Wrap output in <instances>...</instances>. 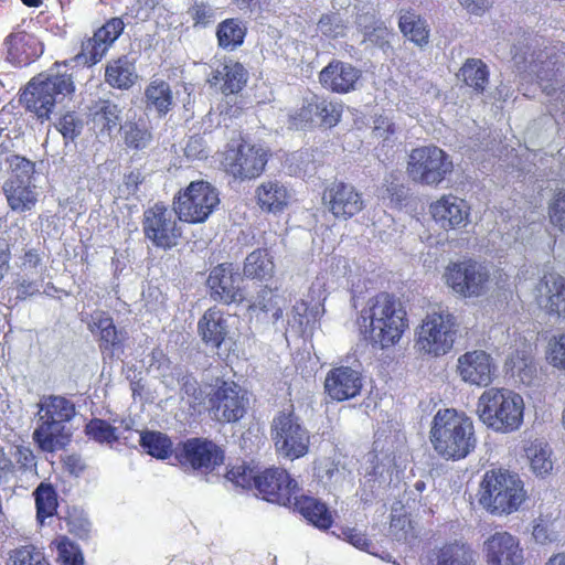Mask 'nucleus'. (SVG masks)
<instances>
[{
    "label": "nucleus",
    "mask_w": 565,
    "mask_h": 565,
    "mask_svg": "<svg viewBox=\"0 0 565 565\" xmlns=\"http://www.w3.org/2000/svg\"><path fill=\"white\" fill-rule=\"evenodd\" d=\"M430 441L437 454L446 459L466 458L477 445L473 423L456 409H439L433 419Z\"/></svg>",
    "instance_id": "f257e3e1"
},
{
    "label": "nucleus",
    "mask_w": 565,
    "mask_h": 565,
    "mask_svg": "<svg viewBox=\"0 0 565 565\" xmlns=\"http://www.w3.org/2000/svg\"><path fill=\"white\" fill-rule=\"evenodd\" d=\"M361 320L371 342L381 349L397 343L407 328L406 311L402 302L386 292L367 301L361 312Z\"/></svg>",
    "instance_id": "f03ea898"
},
{
    "label": "nucleus",
    "mask_w": 565,
    "mask_h": 565,
    "mask_svg": "<svg viewBox=\"0 0 565 565\" xmlns=\"http://www.w3.org/2000/svg\"><path fill=\"white\" fill-rule=\"evenodd\" d=\"M523 411L522 396L507 388L486 390L477 404L480 420L501 433L518 429L523 420Z\"/></svg>",
    "instance_id": "7ed1b4c3"
},
{
    "label": "nucleus",
    "mask_w": 565,
    "mask_h": 565,
    "mask_svg": "<svg viewBox=\"0 0 565 565\" xmlns=\"http://www.w3.org/2000/svg\"><path fill=\"white\" fill-rule=\"evenodd\" d=\"M525 499L523 483L509 471H488L480 484L479 503L492 514H510L516 511Z\"/></svg>",
    "instance_id": "20e7f679"
},
{
    "label": "nucleus",
    "mask_w": 565,
    "mask_h": 565,
    "mask_svg": "<svg viewBox=\"0 0 565 565\" xmlns=\"http://www.w3.org/2000/svg\"><path fill=\"white\" fill-rule=\"evenodd\" d=\"M75 89L70 74L50 71L32 78L21 96L28 110L36 114L39 118H49L57 104Z\"/></svg>",
    "instance_id": "39448f33"
},
{
    "label": "nucleus",
    "mask_w": 565,
    "mask_h": 565,
    "mask_svg": "<svg viewBox=\"0 0 565 565\" xmlns=\"http://www.w3.org/2000/svg\"><path fill=\"white\" fill-rule=\"evenodd\" d=\"M458 331L459 321L448 309L428 312L418 327L416 345L426 354L445 355L451 351Z\"/></svg>",
    "instance_id": "423d86ee"
},
{
    "label": "nucleus",
    "mask_w": 565,
    "mask_h": 565,
    "mask_svg": "<svg viewBox=\"0 0 565 565\" xmlns=\"http://www.w3.org/2000/svg\"><path fill=\"white\" fill-rule=\"evenodd\" d=\"M270 431L275 448L280 456L295 460L308 454L310 433L295 414L292 406L275 415Z\"/></svg>",
    "instance_id": "0eeeda50"
},
{
    "label": "nucleus",
    "mask_w": 565,
    "mask_h": 565,
    "mask_svg": "<svg viewBox=\"0 0 565 565\" xmlns=\"http://www.w3.org/2000/svg\"><path fill=\"white\" fill-rule=\"evenodd\" d=\"M452 169V161L444 150L436 146H423L409 152L406 173L416 183L437 186Z\"/></svg>",
    "instance_id": "6e6552de"
},
{
    "label": "nucleus",
    "mask_w": 565,
    "mask_h": 565,
    "mask_svg": "<svg viewBox=\"0 0 565 565\" xmlns=\"http://www.w3.org/2000/svg\"><path fill=\"white\" fill-rule=\"evenodd\" d=\"M220 204L218 191L210 182L192 181L174 201V213L188 223H202Z\"/></svg>",
    "instance_id": "1a4fd4ad"
},
{
    "label": "nucleus",
    "mask_w": 565,
    "mask_h": 565,
    "mask_svg": "<svg viewBox=\"0 0 565 565\" xmlns=\"http://www.w3.org/2000/svg\"><path fill=\"white\" fill-rule=\"evenodd\" d=\"M529 70L546 96L561 98L565 83V52L555 46L545 47L532 55Z\"/></svg>",
    "instance_id": "9d476101"
},
{
    "label": "nucleus",
    "mask_w": 565,
    "mask_h": 565,
    "mask_svg": "<svg viewBox=\"0 0 565 565\" xmlns=\"http://www.w3.org/2000/svg\"><path fill=\"white\" fill-rule=\"evenodd\" d=\"M490 269L472 259L450 263L445 270L446 285L459 296L479 297L488 290Z\"/></svg>",
    "instance_id": "9b49d317"
},
{
    "label": "nucleus",
    "mask_w": 565,
    "mask_h": 565,
    "mask_svg": "<svg viewBox=\"0 0 565 565\" xmlns=\"http://www.w3.org/2000/svg\"><path fill=\"white\" fill-rule=\"evenodd\" d=\"M209 396L210 414L217 422H238L247 411L248 398L234 382L222 381Z\"/></svg>",
    "instance_id": "f8f14e48"
},
{
    "label": "nucleus",
    "mask_w": 565,
    "mask_h": 565,
    "mask_svg": "<svg viewBox=\"0 0 565 565\" xmlns=\"http://www.w3.org/2000/svg\"><path fill=\"white\" fill-rule=\"evenodd\" d=\"M142 230L146 238L156 247L163 249L175 246L181 236L173 212L161 203L145 211Z\"/></svg>",
    "instance_id": "ddd939ff"
},
{
    "label": "nucleus",
    "mask_w": 565,
    "mask_h": 565,
    "mask_svg": "<svg viewBox=\"0 0 565 565\" xmlns=\"http://www.w3.org/2000/svg\"><path fill=\"white\" fill-rule=\"evenodd\" d=\"M267 161V149L260 145L243 141L236 149L227 151L225 167L226 171L235 179L250 180L263 173Z\"/></svg>",
    "instance_id": "4468645a"
},
{
    "label": "nucleus",
    "mask_w": 565,
    "mask_h": 565,
    "mask_svg": "<svg viewBox=\"0 0 565 565\" xmlns=\"http://www.w3.org/2000/svg\"><path fill=\"white\" fill-rule=\"evenodd\" d=\"M255 488L263 499L280 505H291L300 493L298 482L281 468H269L257 476Z\"/></svg>",
    "instance_id": "2eb2a0df"
},
{
    "label": "nucleus",
    "mask_w": 565,
    "mask_h": 565,
    "mask_svg": "<svg viewBox=\"0 0 565 565\" xmlns=\"http://www.w3.org/2000/svg\"><path fill=\"white\" fill-rule=\"evenodd\" d=\"M177 458L184 468L207 472L223 463L224 452L213 441L191 438L177 450Z\"/></svg>",
    "instance_id": "dca6fc26"
},
{
    "label": "nucleus",
    "mask_w": 565,
    "mask_h": 565,
    "mask_svg": "<svg viewBox=\"0 0 565 565\" xmlns=\"http://www.w3.org/2000/svg\"><path fill=\"white\" fill-rule=\"evenodd\" d=\"M125 24L120 18L108 20L92 38L82 43V49L74 60L77 64L94 65L99 62L110 45L119 38Z\"/></svg>",
    "instance_id": "f3484780"
},
{
    "label": "nucleus",
    "mask_w": 565,
    "mask_h": 565,
    "mask_svg": "<svg viewBox=\"0 0 565 565\" xmlns=\"http://www.w3.org/2000/svg\"><path fill=\"white\" fill-rule=\"evenodd\" d=\"M456 371L462 382L469 385L487 387L493 381L495 365L488 352L473 350L458 358Z\"/></svg>",
    "instance_id": "a211bd4d"
},
{
    "label": "nucleus",
    "mask_w": 565,
    "mask_h": 565,
    "mask_svg": "<svg viewBox=\"0 0 565 565\" xmlns=\"http://www.w3.org/2000/svg\"><path fill=\"white\" fill-rule=\"evenodd\" d=\"M323 205L337 218L348 220L360 213L364 207L362 194L351 184L332 183L322 194Z\"/></svg>",
    "instance_id": "6ab92c4d"
},
{
    "label": "nucleus",
    "mask_w": 565,
    "mask_h": 565,
    "mask_svg": "<svg viewBox=\"0 0 565 565\" xmlns=\"http://www.w3.org/2000/svg\"><path fill=\"white\" fill-rule=\"evenodd\" d=\"M488 565H522L524 553L518 537L507 531L491 534L482 545Z\"/></svg>",
    "instance_id": "aec40b11"
},
{
    "label": "nucleus",
    "mask_w": 565,
    "mask_h": 565,
    "mask_svg": "<svg viewBox=\"0 0 565 565\" xmlns=\"http://www.w3.org/2000/svg\"><path fill=\"white\" fill-rule=\"evenodd\" d=\"M242 280L239 274L233 271L232 264L214 267L207 278L211 297L225 305L243 301Z\"/></svg>",
    "instance_id": "412c9836"
},
{
    "label": "nucleus",
    "mask_w": 565,
    "mask_h": 565,
    "mask_svg": "<svg viewBox=\"0 0 565 565\" xmlns=\"http://www.w3.org/2000/svg\"><path fill=\"white\" fill-rule=\"evenodd\" d=\"M535 300L547 313L565 317V277L545 274L535 287Z\"/></svg>",
    "instance_id": "4be33fe9"
},
{
    "label": "nucleus",
    "mask_w": 565,
    "mask_h": 565,
    "mask_svg": "<svg viewBox=\"0 0 565 565\" xmlns=\"http://www.w3.org/2000/svg\"><path fill=\"white\" fill-rule=\"evenodd\" d=\"M361 388V374L350 366H339L330 370L324 380L327 395L337 402L355 397L360 394Z\"/></svg>",
    "instance_id": "5701e85b"
},
{
    "label": "nucleus",
    "mask_w": 565,
    "mask_h": 565,
    "mask_svg": "<svg viewBox=\"0 0 565 565\" xmlns=\"http://www.w3.org/2000/svg\"><path fill=\"white\" fill-rule=\"evenodd\" d=\"M362 73L350 63L339 60L330 62L319 74L321 85L338 94H345L356 88Z\"/></svg>",
    "instance_id": "b1692460"
},
{
    "label": "nucleus",
    "mask_w": 565,
    "mask_h": 565,
    "mask_svg": "<svg viewBox=\"0 0 565 565\" xmlns=\"http://www.w3.org/2000/svg\"><path fill=\"white\" fill-rule=\"evenodd\" d=\"M430 213L441 228L451 230L467 224L469 209L463 200L445 195L430 205Z\"/></svg>",
    "instance_id": "393cba45"
},
{
    "label": "nucleus",
    "mask_w": 565,
    "mask_h": 565,
    "mask_svg": "<svg viewBox=\"0 0 565 565\" xmlns=\"http://www.w3.org/2000/svg\"><path fill=\"white\" fill-rule=\"evenodd\" d=\"M8 58L17 65H28L43 53L38 39L26 32H17L6 39Z\"/></svg>",
    "instance_id": "a878e982"
},
{
    "label": "nucleus",
    "mask_w": 565,
    "mask_h": 565,
    "mask_svg": "<svg viewBox=\"0 0 565 565\" xmlns=\"http://www.w3.org/2000/svg\"><path fill=\"white\" fill-rule=\"evenodd\" d=\"M246 81L245 68L236 62L220 63L209 77L210 85L217 87L225 95L238 93Z\"/></svg>",
    "instance_id": "bb28decb"
},
{
    "label": "nucleus",
    "mask_w": 565,
    "mask_h": 565,
    "mask_svg": "<svg viewBox=\"0 0 565 565\" xmlns=\"http://www.w3.org/2000/svg\"><path fill=\"white\" fill-rule=\"evenodd\" d=\"M40 424L33 431V440L43 451L53 452L63 448L70 440V433L64 423L58 420L41 418Z\"/></svg>",
    "instance_id": "cd10ccee"
},
{
    "label": "nucleus",
    "mask_w": 565,
    "mask_h": 565,
    "mask_svg": "<svg viewBox=\"0 0 565 565\" xmlns=\"http://www.w3.org/2000/svg\"><path fill=\"white\" fill-rule=\"evenodd\" d=\"M198 331L206 345L218 349L228 333L227 318L221 310L211 308L199 320Z\"/></svg>",
    "instance_id": "c85d7f7f"
},
{
    "label": "nucleus",
    "mask_w": 565,
    "mask_h": 565,
    "mask_svg": "<svg viewBox=\"0 0 565 565\" xmlns=\"http://www.w3.org/2000/svg\"><path fill=\"white\" fill-rule=\"evenodd\" d=\"M90 116L94 128L103 137H110L115 129L122 126V108L108 99L97 100L90 107Z\"/></svg>",
    "instance_id": "c756f323"
},
{
    "label": "nucleus",
    "mask_w": 565,
    "mask_h": 565,
    "mask_svg": "<svg viewBox=\"0 0 565 565\" xmlns=\"http://www.w3.org/2000/svg\"><path fill=\"white\" fill-rule=\"evenodd\" d=\"M2 192L12 212L26 213L38 203V192L34 182H3Z\"/></svg>",
    "instance_id": "7c9ffc66"
},
{
    "label": "nucleus",
    "mask_w": 565,
    "mask_h": 565,
    "mask_svg": "<svg viewBox=\"0 0 565 565\" xmlns=\"http://www.w3.org/2000/svg\"><path fill=\"white\" fill-rule=\"evenodd\" d=\"M93 323L99 330L100 349L113 356H119L124 352L127 332L124 329H117L113 319L104 312L96 313L93 317Z\"/></svg>",
    "instance_id": "2f4dec72"
},
{
    "label": "nucleus",
    "mask_w": 565,
    "mask_h": 565,
    "mask_svg": "<svg viewBox=\"0 0 565 565\" xmlns=\"http://www.w3.org/2000/svg\"><path fill=\"white\" fill-rule=\"evenodd\" d=\"M137 78L135 63L127 55L111 60L106 65L105 82L113 88L129 89Z\"/></svg>",
    "instance_id": "473e14b6"
},
{
    "label": "nucleus",
    "mask_w": 565,
    "mask_h": 565,
    "mask_svg": "<svg viewBox=\"0 0 565 565\" xmlns=\"http://www.w3.org/2000/svg\"><path fill=\"white\" fill-rule=\"evenodd\" d=\"M257 203L262 210L277 213L282 211L289 201V191L277 180H268L257 186Z\"/></svg>",
    "instance_id": "72a5a7b5"
},
{
    "label": "nucleus",
    "mask_w": 565,
    "mask_h": 565,
    "mask_svg": "<svg viewBox=\"0 0 565 565\" xmlns=\"http://www.w3.org/2000/svg\"><path fill=\"white\" fill-rule=\"evenodd\" d=\"M398 28L402 34L418 46H424L429 40V28L426 20L413 9H401Z\"/></svg>",
    "instance_id": "f704fd0d"
},
{
    "label": "nucleus",
    "mask_w": 565,
    "mask_h": 565,
    "mask_svg": "<svg viewBox=\"0 0 565 565\" xmlns=\"http://www.w3.org/2000/svg\"><path fill=\"white\" fill-rule=\"evenodd\" d=\"M76 414L75 405L72 401L61 395L43 396L39 403L38 415L41 418L56 419L66 424Z\"/></svg>",
    "instance_id": "c9c22d12"
},
{
    "label": "nucleus",
    "mask_w": 565,
    "mask_h": 565,
    "mask_svg": "<svg viewBox=\"0 0 565 565\" xmlns=\"http://www.w3.org/2000/svg\"><path fill=\"white\" fill-rule=\"evenodd\" d=\"M309 522L319 529H329L332 524L331 514L327 505L311 497H300L292 500V503Z\"/></svg>",
    "instance_id": "e433bc0d"
},
{
    "label": "nucleus",
    "mask_w": 565,
    "mask_h": 565,
    "mask_svg": "<svg viewBox=\"0 0 565 565\" xmlns=\"http://www.w3.org/2000/svg\"><path fill=\"white\" fill-rule=\"evenodd\" d=\"M146 108L164 116L171 109L173 97L170 85L162 79H154L146 87Z\"/></svg>",
    "instance_id": "4c0bfd02"
},
{
    "label": "nucleus",
    "mask_w": 565,
    "mask_h": 565,
    "mask_svg": "<svg viewBox=\"0 0 565 565\" xmlns=\"http://www.w3.org/2000/svg\"><path fill=\"white\" fill-rule=\"evenodd\" d=\"M458 77L476 93H483L489 82V70L480 58H468L460 67Z\"/></svg>",
    "instance_id": "58836bf2"
},
{
    "label": "nucleus",
    "mask_w": 565,
    "mask_h": 565,
    "mask_svg": "<svg viewBox=\"0 0 565 565\" xmlns=\"http://www.w3.org/2000/svg\"><path fill=\"white\" fill-rule=\"evenodd\" d=\"M273 256L267 249H256L247 255L243 273L244 276L252 279H266L274 274Z\"/></svg>",
    "instance_id": "ea45409f"
},
{
    "label": "nucleus",
    "mask_w": 565,
    "mask_h": 565,
    "mask_svg": "<svg viewBox=\"0 0 565 565\" xmlns=\"http://www.w3.org/2000/svg\"><path fill=\"white\" fill-rule=\"evenodd\" d=\"M7 166L8 178L4 182H34L35 163L20 154H8L0 159Z\"/></svg>",
    "instance_id": "a19ab883"
},
{
    "label": "nucleus",
    "mask_w": 565,
    "mask_h": 565,
    "mask_svg": "<svg viewBox=\"0 0 565 565\" xmlns=\"http://www.w3.org/2000/svg\"><path fill=\"white\" fill-rule=\"evenodd\" d=\"M36 507V519L43 523L46 518L53 516L58 507L57 493L47 482H41L33 491Z\"/></svg>",
    "instance_id": "79ce46f5"
},
{
    "label": "nucleus",
    "mask_w": 565,
    "mask_h": 565,
    "mask_svg": "<svg viewBox=\"0 0 565 565\" xmlns=\"http://www.w3.org/2000/svg\"><path fill=\"white\" fill-rule=\"evenodd\" d=\"M125 145L134 150H143L152 141V134L145 124L126 121L120 126Z\"/></svg>",
    "instance_id": "37998d69"
},
{
    "label": "nucleus",
    "mask_w": 565,
    "mask_h": 565,
    "mask_svg": "<svg viewBox=\"0 0 565 565\" xmlns=\"http://www.w3.org/2000/svg\"><path fill=\"white\" fill-rule=\"evenodd\" d=\"M140 446L152 457L167 458L172 451V443L159 431H146L140 435Z\"/></svg>",
    "instance_id": "c03bdc74"
},
{
    "label": "nucleus",
    "mask_w": 565,
    "mask_h": 565,
    "mask_svg": "<svg viewBox=\"0 0 565 565\" xmlns=\"http://www.w3.org/2000/svg\"><path fill=\"white\" fill-rule=\"evenodd\" d=\"M245 28L236 19H227L217 28V40L220 46L224 49H234L243 43Z\"/></svg>",
    "instance_id": "a18cd8bd"
},
{
    "label": "nucleus",
    "mask_w": 565,
    "mask_h": 565,
    "mask_svg": "<svg viewBox=\"0 0 565 565\" xmlns=\"http://www.w3.org/2000/svg\"><path fill=\"white\" fill-rule=\"evenodd\" d=\"M472 551L460 543L445 545L437 556V565H471Z\"/></svg>",
    "instance_id": "49530a36"
},
{
    "label": "nucleus",
    "mask_w": 565,
    "mask_h": 565,
    "mask_svg": "<svg viewBox=\"0 0 565 565\" xmlns=\"http://www.w3.org/2000/svg\"><path fill=\"white\" fill-rule=\"evenodd\" d=\"M511 375L524 385L532 384L536 376V365L529 356H521L519 353L511 356L507 362Z\"/></svg>",
    "instance_id": "de8ad7c7"
},
{
    "label": "nucleus",
    "mask_w": 565,
    "mask_h": 565,
    "mask_svg": "<svg viewBox=\"0 0 565 565\" xmlns=\"http://www.w3.org/2000/svg\"><path fill=\"white\" fill-rule=\"evenodd\" d=\"M531 469L537 476H545L553 469L551 449L546 445L533 444L526 449Z\"/></svg>",
    "instance_id": "09e8293b"
},
{
    "label": "nucleus",
    "mask_w": 565,
    "mask_h": 565,
    "mask_svg": "<svg viewBox=\"0 0 565 565\" xmlns=\"http://www.w3.org/2000/svg\"><path fill=\"white\" fill-rule=\"evenodd\" d=\"M181 398L198 413H201L205 405V394L201 390L199 382L191 375H185L181 380Z\"/></svg>",
    "instance_id": "8fccbe9b"
},
{
    "label": "nucleus",
    "mask_w": 565,
    "mask_h": 565,
    "mask_svg": "<svg viewBox=\"0 0 565 565\" xmlns=\"http://www.w3.org/2000/svg\"><path fill=\"white\" fill-rule=\"evenodd\" d=\"M7 565H49V563L38 547L23 545L9 553Z\"/></svg>",
    "instance_id": "3c124183"
},
{
    "label": "nucleus",
    "mask_w": 565,
    "mask_h": 565,
    "mask_svg": "<svg viewBox=\"0 0 565 565\" xmlns=\"http://www.w3.org/2000/svg\"><path fill=\"white\" fill-rule=\"evenodd\" d=\"M86 435L100 444L113 445L118 440L117 428L104 419L94 418L85 427Z\"/></svg>",
    "instance_id": "603ef678"
},
{
    "label": "nucleus",
    "mask_w": 565,
    "mask_h": 565,
    "mask_svg": "<svg viewBox=\"0 0 565 565\" xmlns=\"http://www.w3.org/2000/svg\"><path fill=\"white\" fill-rule=\"evenodd\" d=\"M285 299L276 295L271 289L264 288L258 296V306L265 313H270V319L276 323L282 317Z\"/></svg>",
    "instance_id": "864d4df0"
},
{
    "label": "nucleus",
    "mask_w": 565,
    "mask_h": 565,
    "mask_svg": "<svg viewBox=\"0 0 565 565\" xmlns=\"http://www.w3.org/2000/svg\"><path fill=\"white\" fill-rule=\"evenodd\" d=\"M317 105H319L317 111L318 125L323 127H334L341 117L342 106L338 103H333L316 96Z\"/></svg>",
    "instance_id": "5fc2aeb1"
},
{
    "label": "nucleus",
    "mask_w": 565,
    "mask_h": 565,
    "mask_svg": "<svg viewBox=\"0 0 565 565\" xmlns=\"http://www.w3.org/2000/svg\"><path fill=\"white\" fill-rule=\"evenodd\" d=\"M316 95L307 99L302 107L294 115L290 116V126L295 129H306L313 124L318 125Z\"/></svg>",
    "instance_id": "6e6d98bb"
},
{
    "label": "nucleus",
    "mask_w": 565,
    "mask_h": 565,
    "mask_svg": "<svg viewBox=\"0 0 565 565\" xmlns=\"http://www.w3.org/2000/svg\"><path fill=\"white\" fill-rule=\"evenodd\" d=\"M56 128L65 139L74 140L83 130V120L75 113H66L58 119Z\"/></svg>",
    "instance_id": "4d7b16f0"
},
{
    "label": "nucleus",
    "mask_w": 565,
    "mask_h": 565,
    "mask_svg": "<svg viewBox=\"0 0 565 565\" xmlns=\"http://www.w3.org/2000/svg\"><path fill=\"white\" fill-rule=\"evenodd\" d=\"M58 557L62 565H84V557L79 547L67 539H62L57 545Z\"/></svg>",
    "instance_id": "13d9d810"
},
{
    "label": "nucleus",
    "mask_w": 565,
    "mask_h": 565,
    "mask_svg": "<svg viewBox=\"0 0 565 565\" xmlns=\"http://www.w3.org/2000/svg\"><path fill=\"white\" fill-rule=\"evenodd\" d=\"M551 223L565 233V191L559 192L550 205Z\"/></svg>",
    "instance_id": "bf43d9fd"
},
{
    "label": "nucleus",
    "mask_w": 565,
    "mask_h": 565,
    "mask_svg": "<svg viewBox=\"0 0 565 565\" xmlns=\"http://www.w3.org/2000/svg\"><path fill=\"white\" fill-rule=\"evenodd\" d=\"M320 32L327 36L337 38L343 33V24L339 14H324L318 22Z\"/></svg>",
    "instance_id": "052dcab7"
},
{
    "label": "nucleus",
    "mask_w": 565,
    "mask_h": 565,
    "mask_svg": "<svg viewBox=\"0 0 565 565\" xmlns=\"http://www.w3.org/2000/svg\"><path fill=\"white\" fill-rule=\"evenodd\" d=\"M13 456L20 469L24 471H35L36 457L30 447L23 445L17 446Z\"/></svg>",
    "instance_id": "680f3d73"
},
{
    "label": "nucleus",
    "mask_w": 565,
    "mask_h": 565,
    "mask_svg": "<svg viewBox=\"0 0 565 565\" xmlns=\"http://www.w3.org/2000/svg\"><path fill=\"white\" fill-rule=\"evenodd\" d=\"M184 153L189 159H202L207 157L204 138L199 135L191 136L185 145Z\"/></svg>",
    "instance_id": "e2e57ef3"
},
{
    "label": "nucleus",
    "mask_w": 565,
    "mask_h": 565,
    "mask_svg": "<svg viewBox=\"0 0 565 565\" xmlns=\"http://www.w3.org/2000/svg\"><path fill=\"white\" fill-rule=\"evenodd\" d=\"M189 14L195 24L206 25L213 21L214 10L209 4L200 2L189 9Z\"/></svg>",
    "instance_id": "0e129e2a"
},
{
    "label": "nucleus",
    "mask_w": 565,
    "mask_h": 565,
    "mask_svg": "<svg viewBox=\"0 0 565 565\" xmlns=\"http://www.w3.org/2000/svg\"><path fill=\"white\" fill-rule=\"evenodd\" d=\"M395 134L394 124L384 116H380L374 120V127L372 130V135L375 139H381L383 141H387L391 139V136Z\"/></svg>",
    "instance_id": "69168bd1"
},
{
    "label": "nucleus",
    "mask_w": 565,
    "mask_h": 565,
    "mask_svg": "<svg viewBox=\"0 0 565 565\" xmlns=\"http://www.w3.org/2000/svg\"><path fill=\"white\" fill-rule=\"evenodd\" d=\"M317 473L321 479L337 481L340 477L344 475V471L343 469H340L339 465L335 463L333 460L323 459L319 462L317 467Z\"/></svg>",
    "instance_id": "338daca9"
},
{
    "label": "nucleus",
    "mask_w": 565,
    "mask_h": 565,
    "mask_svg": "<svg viewBox=\"0 0 565 565\" xmlns=\"http://www.w3.org/2000/svg\"><path fill=\"white\" fill-rule=\"evenodd\" d=\"M550 358L554 366L565 369V334L551 344Z\"/></svg>",
    "instance_id": "774afa93"
}]
</instances>
